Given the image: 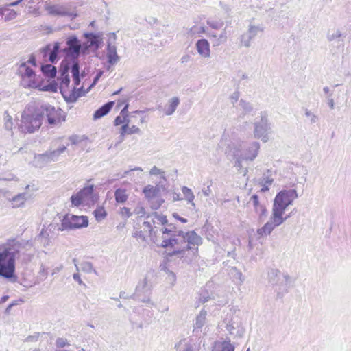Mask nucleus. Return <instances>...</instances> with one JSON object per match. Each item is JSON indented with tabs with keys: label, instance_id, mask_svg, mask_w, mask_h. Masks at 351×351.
I'll return each mask as SVG.
<instances>
[{
	"label": "nucleus",
	"instance_id": "nucleus-27",
	"mask_svg": "<svg viewBox=\"0 0 351 351\" xmlns=\"http://www.w3.org/2000/svg\"><path fill=\"white\" fill-rule=\"evenodd\" d=\"M180 104V99L178 97H173L168 101V104L165 107L164 112L165 115H172L176 110Z\"/></svg>",
	"mask_w": 351,
	"mask_h": 351
},
{
	"label": "nucleus",
	"instance_id": "nucleus-24",
	"mask_svg": "<svg viewBox=\"0 0 351 351\" xmlns=\"http://www.w3.org/2000/svg\"><path fill=\"white\" fill-rule=\"evenodd\" d=\"M208 37L211 40L213 47H218L227 41V34L224 29L221 34L217 35L214 32H209L208 34Z\"/></svg>",
	"mask_w": 351,
	"mask_h": 351
},
{
	"label": "nucleus",
	"instance_id": "nucleus-61",
	"mask_svg": "<svg viewBox=\"0 0 351 351\" xmlns=\"http://www.w3.org/2000/svg\"><path fill=\"white\" fill-rule=\"evenodd\" d=\"M239 92L235 91L234 92L230 97V99L231 101V103L234 105L237 101H239Z\"/></svg>",
	"mask_w": 351,
	"mask_h": 351
},
{
	"label": "nucleus",
	"instance_id": "nucleus-35",
	"mask_svg": "<svg viewBox=\"0 0 351 351\" xmlns=\"http://www.w3.org/2000/svg\"><path fill=\"white\" fill-rule=\"evenodd\" d=\"M0 14L4 17L5 21L13 20L18 15L14 10L10 9L8 7L0 8Z\"/></svg>",
	"mask_w": 351,
	"mask_h": 351
},
{
	"label": "nucleus",
	"instance_id": "nucleus-21",
	"mask_svg": "<svg viewBox=\"0 0 351 351\" xmlns=\"http://www.w3.org/2000/svg\"><path fill=\"white\" fill-rule=\"evenodd\" d=\"M236 108L239 112V120L243 119L245 115L250 114L254 110L253 106L250 102L242 99L239 100Z\"/></svg>",
	"mask_w": 351,
	"mask_h": 351
},
{
	"label": "nucleus",
	"instance_id": "nucleus-26",
	"mask_svg": "<svg viewBox=\"0 0 351 351\" xmlns=\"http://www.w3.org/2000/svg\"><path fill=\"white\" fill-rule=\"evenodd\" d=\"M107 58L108 62L110 64H114L119 60V56L117 53V47L108 41L107 45Z\"/></svg>",
	"mask_w": 351,
	"mask_h": 351
},
{
	"label": "nucleus",
	"instance_id": "nucleus-33",
	"mask_svg": "<svg viewBox=\"0 0 351 351\" xmlns=\"http://www.w3.org/2000/svg\"><path fill=\"white\" fill-rule=\"evenodd\" d=\"M206 32L204 26L194 25L191 27L187 29L186 36L189 38H193L200 36L202 34Z\"/></svg>",
	"mask_w": 351,
	"mask_h": 351
},
{
	"label": "nucleus",
	"instance_id": "nucleus-8",
	"mask_svg": "<svg viewBox=\"0 0 351 351\" xmlns=\"http://www.w3.org/2000/svg\"><path fill=\"white\" fill-rule=\"evenodd\" d=\"M223 324L229 333L238 338L242 337L245 332L241 317L237 315H232L230 317L224 319Z\"/></svg>",
	"mask_w": 351,
	"mask_h": 351
},
{
	"label": "nucleus",
	"instance_id": "nucleus-13",
	"mask_svg": "<svg viewBox=\"0 0 351 351\" xmlns=\"http://www.w3.org/2000/svg\"><path fill=\"white\" fill-rule=\"evenodd\" d=\"M286 221V218L283 217L276 216V214L272 212L271 217L263 227L258 228L256 231L259 238L267 237L269 235L273 230L280 225L282 224Z\"/></svg>",
	"mask_w": 351,
	"mask_h": 351
},
{
	"label": "nucleus",
	"instance_id": "nucleus-37",
	"mask_svg": "<svg viewBox=\"0 0 351 351\" xmlns=\"http://www.w3.org/2000/svg\"><path fill=\"white\" fill-rule=\"evenodd\" d=\"M40 69L43 75L49 78H54L57 73L56 67L52 64L42 65Z\"/></svg>",
	"mask_w": 351,
	"mask_h": 351
},
{
	"label": "nucleus",
	"instance_id": "nucleus-30",
	"mask_svg": "<svg viewBox=\"0 0 351 351\" xmlns=\"http://www.w3.org/2000/svg\"><path fill=\"white\" fill-rule=\"evenodd\" d=\"M234 346L230 343V340L215 341L212 351H234Z\"/></svg>",
	"mask_w": 351,
	"mask_h": 351
},
{
	"label": "nucleus",
	"instance_id": "nucleus-51",
	"mask_svg": "<svg viewBox=\"0 0 351 351\" xmlns=\"http://www.w3.org/2000/svg\"><path fill=\"white\" fill-rule=\"evenodd\" d=\"M270 171H267V173H265L261 180L260 184H267L270 186L273 182L274 179L271 178V173Z\"/></svg>",
	"mask_w": 351,
	"mask_h": 351
},
{
	"label": "nucleus",
	"instance_id": "nucleus-22",
	"mask_svg": "<svg viewBox=\"0 0 351 351\" xmlns=\"http://www.w3.org/2000/svg\"><path fill=\"white\" fill-rule=\"evenodd\" d=\"M177 351H198V347L191 339H181L176 345Z\"/></svg>",
	"mask_w": 351,
	"mask_h": 351
},
{
	"label": "nucleus",
	"instance_id": "nucleus-28",
	"mask_svg": "<svg viewBox=\"0 0 351 351\" xmlns=\"http://www.w3.org/2000/svg\"><path fill=\"white\" fill-rule=\"evenodd\" d=\"M114 104V101H108L104 104L95 112L93 114V119H98L106 115L110 111Z\"/></svg>",
	"mask_w": 351,
	"mask_h": 351
},
{
	"label": "nucleus",
	"instance_id": "nucleus-45",
	"mask_svg": "<svg viewBox=\"0 0 351 351\" xmlns=\"http://www.w3.org/2000/svg\"><path fill=\"white\" fill-rule=\"evenodd\" d=\"M94 216L97 221H101L105 219L107 215V213L104 208L99 206L93 211Z\"/></svg>",
	"mask_w": 351,
	"mask_h": 351
},
{
	"label": "nucleus",
	"instance_id": "nucleus-56",
	"mask_svg": "<svg viewBox=\"0 0 351 351\" xmlns=\"http://www.w3.org/2000/svg\"><path fill=\"white\" fill-rule=\"evenodd\" d=\"M58 88V83L53 82H51L49 84H47V86H45L44 87L43 90H46V91H51V92L56 93V92H57Z\"/></svg>",
	"mask_w": 351,
	"mask_h": 351
},
{
	"label": "nucleus",
	"instance_id": "nucleus-52",
	"mask_svg": "<svg viewBox=\"0 0 351 351\" xmlns=\"http://www.w3.org/2000/svg\"><path fill=\"white\" fill-rule=\"evenodd\" d=\"M239 39H240L241 45L244 46L247 48H248L251 46L252 39L250 38V36L247 32L245 34H243L240 36Z\"/></svg>",
	"mask_w": 351,
	"mask_h": 351
},
{
	"label": "nucleus",
	"instance_id": "nucleus-25",
	"mask_svg": "<svg viewBox=\"0 0 351 351\" xmlns=\"http://www.w3.org/2000/svg\"><path fill=\"white\" fill-rule=\"evenodd\" d=\"M207 312L204 310H202L198 315H197L194 324H193V332L197 334L199 332H202V328L206 324Z\"/></svg>",
	"mask_w": 351,
	"mask_h": 351
},
{
	"label": "nucleus",
	"instance_id": "nucleus-60",
	"mask_svg": "<svg viewBox=\"0 0 351 351\" xmlns=\"http://www.w3.org/2000/svg\"><path fill=\"white\" fill-rule=\"evenodd\" d=\"M127 120L128 119H125V117H123L122 116H117L114 119V123L115 125H119L123 123H126Z\"/></svg>",
	"mask_w": 351,
	"mask_h": 351
},
{
	"label": "nucleus",
	"instance_id": "nucleus-29",
	"mask_svg": "<svg viewBox=\"0 0 351 351\" xmlns=\"http://www.w3.org/2000/svg\"><path fill=\"white\" fill-rule=\"evenodd\" d=\"M83 91V87L77 88V86H74L72 91H68L66 93V97H64V99L69 103H73L77 101V99L82 96Z\"/></svg>",
	"mask_w": 351,
	"mask_h": 351
},
{
	"label": "nucleus",
	"instance_id": "nucleus-55",
	"mask_svg": "<svg viewBox=\"0 0 351 351\" xmlns=\"http://www.w3.org/2000/svg\"><path fill=\"white\" fill-rule=\"evenodd\" d=\"M134 213L138 215V220L147 216L146 210L143 206H137L134 210Z\"/></svg>",
	"mask_w": 351,
	"mask_h": 351
},
{
	"label": "nucleus",
	"instance_id": "nucleus-7",
	"mask_svg": "<svg viewBox=\"0 0 351 351\" xmlns=\"http://www.w3.org/2000/svg\"><path fill=\"white\" fill-rule=\"evenodd\" d=\"M66 47L63 49L62 51L66 55V60L69 59L71 64L73 62H79L78 58L81 53L82 43L78 38L75 36H69L66 40Z\"/></svg>",
	"mask_w": 351,
	"mask_h": 351
},
{
	"label": "nucleus",
	"instance_id": "nucleus-42",
	"mask_svg": "<svg viewBox=\"0 0 351 351\" xmlns=\"http://www.w3.org/2000/svg\"><path fill=\"white\" fill-rule=\"evenodd\" d=\"M66 150V147L64 145H62V147H60L58 149L53 150V151H47L48 154L49 156V159L51 160V162H55L57 161L60 155L64 152Z\"/></svg>",
	"mask_w": 351,
	"mask_h": 351
},
{
	"label": "nucleus",
	"instance_id": "nucleus-54",
	"mask_svg": "<svg viewBox=\"0 0 351 351\" xmlns=\"http://www.w3.org/2000/svg\"><path fill=\"white\" fill-rule=\"evenodd\" d=\"M149 174L152 176L160 175L162 179L165 180V172L158 169L156 166H154L149 171Z\"/></svg>",
	"mask_w": 351,
	"mask_h": 351
},
{
	"label": "nucleus",
	"instance_id": "nucleus-40",
	"mask_svg": "<svg viewBox=\"0 0 351 351\" xmlns=\"http://www.w3.org/2000/svg\"><path fill=\"white\" fill-rule=\"evenodd\" d=\"M159 192L158 188L156 186H153L152 185H147L144 187L143 190V193H144L145 197L148 199H151L156 197Z\"/></svg>",
	"mask_w": 351,
	"mask_h": 351
},
{
	"label": "nucleus",
	"instance_id": "nucleus-9",
	"mask_svg": "<svg viewBox=\"0 0 351 351\" xmlns=\"http://www.w3.org/2000/svg\"><path fill=\"white\" fill-rule=\"evenodd\" d=\"M88 219L86 216H77L66 215L62 220V230H73L87 227Z\"/></svg>",
	"mask_w": 351,
	"mask_h": 351
},
{
	"label": "nucleus",
	"instance_id": "nucleus-5",
	"mask_svg": "<svg viewBox=\"0 0 351 351\" xmlns=\"http://www.w3.org/2000/svg\"><path fill=\"white\" fill-rule=\"evenodd\" d=\"M156 221L152 217V215H147L145 217V221L142 224H137L138 227L135 226L132 233L134 238L138 239L142 241H145L147 237H152L155 234L154 228Z\"/></svg>",
	"mask_w": 351,
	"mask_h": 351
},
{
	"label": "nucleus",
	"instance_id": "nucleus-64",
	"mask_svg": "<svg viewBox=\"0 0 351 351\" xmlns=\"http://www.w3.org/2000/svg\"><path fill=\"white\" fill-rule=\"evenodd\" d=\"M90 48H91V47L88 46V43H87V42L84 43L83 44H82L81 53L83 54L87 53L88 51Z\"/></svg>",
	"mask_w": 351,
	"mask_h": 351
},
{
	"label": "nucleus",
	"instance_id": "nucleus-47",
	"mask_svg": "<svg viewBox=\"0 0 351 351\" xmlns=\"http://www.w3.org/2000/svg\"><path fill=\"white\" fill-rule=\"evenodd\" d=\"M80 269L81 271L90 274L91 272H94L97 274V271L93 269V265L90 262L88 261H83L80 264Z\"/></svg>",
	"mask_w": 351,
	"mask_h": 351
},
{
	"label": "nucleus",
	"instance_id": "nucleus-4",
	"mask_svg": "<svg viewBox=\"0 0 351 351\" xmlns=\"http://www.w3.org/2000/svg\"><path fill=\"white\" fill-rule=\"evenodd\" d=\"M298 197V194L295 189L280 191L274 198L272 212L276 214V217H283L286 208L291 205Z\"/></svg>",
	"mask_w": 351,
	"mask_h": 351
},
{
	"label": "nucleus",
	"instance_id": "nucleus-36",
	"mask_svg": "<svg viewBox=\"0 0 351 351\" xmlns=\"http://www.w3.org/2000/svg\"><path fill=\"white\" fill-rule=\"evenodd\" d=\"M229 274L237 285H241L245 280V278L241 271L235 267H233L230 269Z\"/></svg>",
	"mask_w": 351,
	"mask_h": 351
},
{
	"label": "nucleus",
	"instance_id": "nucleus-3",
	"mask_svg": "<svg viewBox=\"0 0 351 351\" xmlns=\"http://www.w3.org/2000/svg\"><path fill=\"white\" fill-rule=\"evenodd\" d=\"M25 244L16 239H8L0 252V276L9 279L14 277L15 261Z\"/></svg>",
	"mask_w": 351,
	"mask_h": 351
},
{
	"label": "nucleus",
	"instance_id": "nucleus-23",
	"mask_svg": "<svg viewBox=\"0 0 351 351\" xmlns=\"http://www.w3.org/2000/svg\"><path fill=\"white\" fill-rule=\"evenodd\" d=\"M32 196V195L27 192L21 193L15 195L10 200L12 208H19L23 206L25 202L31 199Z\"/></svg>",
	"mask_w": 351,
	"mask_h": 351
},
{
	"label": "nucleus",
	"instance_id": "nucleus-50",
	"mask_svg": "<svg viewBox=\"0 0 351 351\" xmlns=\"http://www.w3.org/2000/svg\"><path fill=\"white\" fill-rule=\"evenodd\" d=\"M149 215H152V217L156 221V223H160L162 225L167 224V219L166 216L162 215H159L156 212H154L152 214H149Z\"/></svg>",
	"mask_w": 351,
	"mask_h": 351
},
{
	"label": "nucleus",
	"instance_id": "nucleus-19",
	"mask_svg": "<svg viewBox=\"0 0 351 351\" xmlns=\"http://www.w3.org/2000/svg\"><path fill=\"white\" fill-rule=\"evenodd\" d=\"M42 53L45 57L49 56V60L51 63H56L58 61V54L60 51V44L56 42L51 49V45H47L42 49Z\"/></svg>",
	"mask_w": 351,
	"mask_h": 351
},
{
	"label": "nucleus",
	"instance_id": "nucleus-10",
	"mask_svg": "<svg viewBox=\"0 0 351 351\" xmlns=\"http://www.w3.org/2000/svg\"><path fill=\"white\" fill-rule=\"evenodd\" d=\"M152 287V283L147 275L142 280L139 281L136 287L135 292L131 298L138 300L142 302H149V295L151 292Z\"/></svg>",
	"mask_w": 351,
	"mask_h": 351
},
{
	"label": "nucleus",
	"instance_id": "nucleus-63",
	"mask_svg": "<svg viewBox=\"0 0 351 351\" xmlns=\"http://www.w3.org/2000/svg\"><path fill=\"white\" fill-rule=\"evenodd\" d=\"M102 75H103V71H100L97 73L96 76L94 77L93 82L92 84L90 85V86L89 87V88L94 86L97 83L98 80H99V78L101 77Z\"/></svg>",
	"mask_w": 351,
	"mask_h": 351
},
{
	"label": "nucleus",
	"instance_id": "nucleus-20",
	"mask_svg": "<svg viewBox=\"0 0 351 351\" xmlns=\"http://www.w3.org/2000/svg\"><path fill=\"white\" fill-rule=\"evenodd\" d=\"M195 47L198 54L202 58H207L210 56V43L206 39L198 40L196 42Z\"/></svg>",
	"mask_w": 351,
	"mask_h": 351
},
{
	"label": "nucleus",
	"instance_id": "nucleus-38",
	"mask_svg": "<svg viewBox=\"0 0 351 351\" xmlns=\"http://www.w3.org/2000/svg\"><path fill=\"white\" fill-rule=\"evenodd\" d=\"M34 159L36 163V166L39 167H42L46 164L51 162L48 152L36 155Z\"/></svg>",
	"mask_w": 351,
	"mask_h": 351
},
{
	"label": "nucleus",
	"instance_id": "nucleus-62",
	"mask_svg": "<svg viewBox=\"0 0 351 351\" xmlns=\"http://www.w3.org/2000/svg\"><path fill=\"white\" fill-rule=\"evenodd\" d=\"M128 134H138L140 132V129L136 125H132V127L129 128L128 129Z\"/></svg>",
	"mask_w": 351,
	"mask_h": 351
},
{
	"label": "nucleus",
	"instance_id": "nucleus-59",
	"mask_svg": "<svg viewBox=\"0 0 351 351\" xmlns=\"http://www.w3.org/2000/svg\"><path fill=\"white\" fill-rule=\"evenodd\" d=\"M128 123H129V120H127V123H125L124 125H123L121 128V136L122 137V138L120 142H121L123 141V137L124 136V135L125 134H128Z\"/></svg>",
	"mask_w": 351,
	"mask_h": 351
},
{
	"label": "nucleus",
	"instance_id": "nucleus-48",
	"mask_svg": "<svg viewBox=\"0 0 351 351\" xmlns=\"http://www.w3.org/2000/svg\"><path fill=\"white\" fill-rule=\"evenodd\" d=\"M342 36V33L339 29L329 31L327 34V40L329 42L335 41Z\"/></svg>",
	"mask_w": 351,
	"mask_h": 351
},
{
	"label": "nucleus",
	"instance_id": "nucleus-1",
	"mask_svg": "<svg viewBox=\"0 0 351 351\" xmlns=\"http://www.w3.org/2000/svg\"><path fill=\"white\" fill-rule=\"evenodd\" d=\"M164 226H165L160 230L162 241L160 246L163 248H173L171 255L184 258L186 262H191V259L188 258V254L189 251L193 254H195L198 246L202 243V237L193 230L184 232L172 223L167 222Z\"/></svg>",
	"mask_w": 351,
	"mask_h": 351
},
{
	"label": "nucleus",
	"instance_id": "nucleus-2",
	"mask_svg": "<svg viewBox=\"0 0 351 351\" xmlns=\"http://www.w3.org/2000/svg\"><path fill=\"white\" fill-rule=\"evenodd\" d=\"M44 117H46L47 123L53 127L60 126L66 121V116L60 108H56L49 104H42L34 112L28 108L22 114L19 130L24 134L34 133L41 126Z\"/></svg>",
	"mask_w": 351,
	"mask_h": 351
},
{
	"label": "nucleus",
	"instance_id": "nucleus-31",
	"mask_svg": "<svg viewBox=\"0 0 351 351\" xmlns=\"http://www.w3.org/2000/svg\"><path fill=\"white\" fill-rule=\"evenodd\" d=\"M84 36L88 39V46L97 50L100 45V40L98 35L94 33H84Z\"/></svg>",
	"mask_w": 351,
	"mask_h": 351
},
{
	"label": "nucleus",
	"instance_id": "nucleus-46",
	"mask_svg": "<svg viewBox=\"0 0 351 351\" xmlns=\"http://www.w3.org/2000/svg\"><path fill=\"white\" fill-rule=\"evenodd\" d=\"M48 237L49 233L44 230H42L40 234L37 237L36 240L42 243L45 247H46L47 245H49V240Z\"/></svg>",
	"mask_w": 351,
	"mask_h": 351
},
{
	"label": "nucleus",
	"instance_id": "nucleus-44",
	"mask_svg": "<svg viewBox=\"0 0 351 351\" xmlns=\"http://www.w3.org/2000/svg\"><path fill=\"white\" fill-rule=\"evenodd\" d=\"M182 192L184 195L185 199L190 203H191V205L195 207V203L193 202V200L195 199V195L192 192L191 189L186 186H183L182 188Z\"/></svg>",
	"mask_w": 351,
	"mask_h": 351
},
{
	"label": "nucleus",
	"instance_id": "nucleus-53",
	"mask_svg": "<svg viewBox=\"0 0 351 351\" xmlns=\"http://www.w3.org/2000/svg\"><path fill=\"white\" fill-rule=\"evenodd\" d=\"M69 343L66 338L58 337L56 340V346L58 348H63L65 346H69Z\"/></svg>",
	"mask_w": 351,
	"mask_h": 351
},
{
	"label": "nucleus",
	"instance_id": "nucleus-41",
	"mask_svg": "<svg viewBox=\"0 0 351 351\" xmlns=\"http://www.w3.org/2000/svg\"><path fill=\"white\" fill-rule=\"evenodd\" d=\"M13 120L11 116H10L7 112H5L4 113V127L5 129L8 131L10 132V136L12 138V141L13 142L12 138H13V132H12V128H13Z\"/></svg>",
	"mask_w": 351,
	"mask_h": 351
},
{
	"label": "nucleus",
	"instance_id": "nucleus-57",
	"mask_svg": "<svg viewBox=\"0 0 351 351\" xmlns=\"http://www.w3.org/2000/svg\"><path fill=\"white\" fill-rule=\"evenodd\" d=\"M207 24L212 28V29H220L222 25H223V23L221 22H217V21H207Z\"/></svg>",
	"mask_w": 351,
	"mask_h": 351
},
{
	"label": "nucleus",
	"instance_id": "nucleus-49",
	"mask_svg": "<svg viewBox=\"0 0 351 351\" xmlns=\"http://www.w3.org/2000/svg\"><path fill=\"white\" fill-rule=\"evenodd\" d=\"M304 115L309 119V123L311 124L317 123L319 121V117L317 114L312 112L310 110L305 108L304 110Z\"/></svg>",
	"mask_w": 351,
	"mask_h": 351
},
{
	"label": "nucleus",
	"instance_id": "nucleus-16",
	"mask_svg": "<svg viewBox=\"0 0 351 351\" xmlns=\"http://www.w3.org/2000/svg\"><path fill=\"white\" fill-rule=\"evenodd\" d=\"M254 207V210L258 215V221L260 223L263 222L267 216V210L264 204L259 202V197L257 195H252L248 202Z\"/></svg>",
	"mask_w": 351,
	"mask_h": 351
},
{
	"label": "nucleus",
	"instance_id": "nucleus-15",
	"mask_svg": "<svg viewBox=\"0 0 351 351\" xmlns=\"http://www.w3.org/2000/svg\"><path fill=\"white\" fill-rule=\"evenodd\" d=\"M45 9L52 16H69L71 19L77 16L76 12L70 11L66 5H45Z\"/></svg>",
	"mask_w": 351,
	"mask_h": 351
},
{
	"label": "nucleus",
	"instance_id": "nucleus-34",
	"mask_svg": "<svg viewBox=\"0 0 351 351\" xmlns=\"http://www.w3.org/2000/svg\"><path fill=\"white\" fill-rule=\"evenodd\" d=\"M71 72L72 73V77L73 80L74 86H77L80 85L81 80H80V63L79 62H73L71 65Z\"/></svg>",
	"mask_w": 351,
	"mask_h": 351
},
{
	"label": "nucleus",
	"instance_id": "nucleus-11",
	"mask_svg": "<svg viewBox=\"0 0 351 351\" xmlns=\"http://www.w3.org/2000/svg\"><path fill=\"white\" fill-rule=\"evenodd\" d=\"M71 69V63L68 60H63L60 67L59 88L63 97H66L70 84L69 71Z\"/></svg>",
	"mask_w": 351,
	"mask_h": 351
},
{
	"label": "nucleus",
	"instance_id": "nucleus-58",
	"mask_svg": "<svg viewBox=\"0 0 351 351\" xmlns=\"http://www.w3.org/2000/svg\"><path fill=\"white\" fill-rule=\"evenodd\" d=\"M120 214L126 218H129L132 216V213L130 212V208L127 207H123L121 208Z\"/></svg>",
	"mask_w": 351,
	"mask_h": 351
},
{
	"label": "nucleus",
	"instance_id": "nucleus-39",
	"mask_svg": "<svg viewBox=\"0 0 351 351\" xmlns=\"http://www.w3.org/2000/svg\"><path fill=\"white\" fill-rule=\"evenodd\" d=\"M114 197L117 203L123 204L127 201L128 198V194L127 193L125 189H117L114 192Z\"/></svg>",
	"mask_w": 351,
	"mask_h": 351
},
{
	"label": "nucleus",
	"instance_id": "nucleus-18",
	"mask_svg": "<svg viewBox=\"0 0 351 351\" xmlns=\"http://www.w3.org/2000/svg\"><path fill=\"white\" fill-rule=\"evenodd\" d=\"M18 73L23 81L26 79L28 80L27 86H31L32 84H34L36 74L34 71L27 65V62H23L18 69Z\"/></svg>",
	"mask_w": 351,
	"mask_h": 351
},
{
	"label": "nucleus",
	"instance_id": "nucleus-17",
	"mask_svg": "<svg viewBox=\"0 0 351 351\" xmlns=\"http://www.w3.org/2000/svg\"><path fill=\"white\" fill-rule=\"evenodd\" d=\"M269 281L273 285L278 284H289L291 282V277L288 274H282L278 269H272L268 274Z\"/></svg>",
	"mask_w": 351,
	"mask_h": 351
},
{
	"label": "nucleus",
	"instance_id": "nucleus-6",
	"mask_svg": "<svg viewBox=\"0 0 351 351\" xmlns=\"http://www.w3.org/2000/svg\"><path fill=\"white\" fill-rule=\"evenodd\" d=\"M260 119L254 123V138L261 139L266 143L269 141V134L271 132V124L265 112H261Z\"/></svg>",
	"mask_w": 351,
	"mask_h": 351
},
{
	"label": "nucleus",
	"instance_id": "nucleus-32",
	"mask_svg": "<svg viewBox=\"0 0 351 351\" xmlns=\"http://www.w3.org/2000/svg\"><path fill=\"white\" fill-rule=\"evenodd\" d=\"M234 167L237 168V171L243 173L245 176L248 171L247 168H244L242 165V162L245 161L244 159L242 158V156L239 154V150H236L234 152Z\"/></svg>",
	"mask_w": 351,
	"mask_h": 351
},
{
	"label": "nucleus",
	"instance_id": "nucleus-43",
	"mask_svg": "<svg viewBox=\"0 0 351 351\" xmlns=\"http://www.w3.org/2000/svg\"><path fill=\"white\" fill-rule=\"evenodd\" d=\"M263 31V28L260 25H254L250 24L248 26L247 29V34L252 40L256 36L258 32H261Z\"/></svg>",
	"mask_w": 351,
	"mask_h": 351
},
{
	"label": "nucleus",
	"instance_id": "nucleus-14",
	"mask_svg": "<svg viewBox=\"0 0 351 351\" xmlns=\"http://www.w3.org/2000/svg\"><path fill=\"white\" fill-rule=\"evenodd\" d=\"M260 147L258 142L252 141L243 146L242 151L239 150V154L245 162H252L258 156Z\"/></svg>",
	"mask_w": 351,
	"mask_h": 351
},
{
	"label": "nucleus",
	"instance_id": "nucleus-12",
	"mask_svg": "<svg viewBox=\"0 0 351 351\" xmlns=\"http://www.w3.org/2000/svg\"><path fill=\"white\" fill-rule=\"evenodd\" d=\"M94 192V185L84 186L77 193L71 197V202L73 206L79 207L82 204H87L93 199Z\"/></svg>",
	"mask_w": 351,
	"mask_h": 351
}]
</instances>
